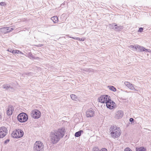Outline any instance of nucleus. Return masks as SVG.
Listing matches in <instances>:
<instances>
[{
	"label": "nucleus",
	"instance_id": "obj_1",
	"mask_svg": "<svg viewBox=\"0 0 151 151\" xmlns=\"http://www.w3.org/2000/svg\"><path fill=\"white\" fill-rule=\"evenodd\" d=\"M65 129L62 128L52 132L50 135V141L53 144H56L64 136Z\"/></svg>",
	"mask_w": 151,
	"mask_h": 151
},
{
	"label": "nucleus",
	"instance_id": "obj_2",
	"mask_svg": "<svg viewBox=\"0 0 151 151\" xmlns=\"http://www.w3.org/2000/svg\"><path fill=\"white\" fill-rule=\"evenodd\" d=\"M111 136L114 138L118 137L120 135V129L119 128H117L116 126H111Z\"/></svg>",
	"mask_w": 151,
	"mask_h": 151
},
{
	"label": "nucleus",
	"instance_id": "obj_3",
	"mask_svg": "<svg viewBox=\"0 0 151 151\" xmlns=\"http://www.w3.org/2000/svg\"><path fill=\"white\" fill-rule=\"evenodd\" d=\"M44 146L43 143L40 141H37L34 145V151H43Z\"/></svg>",
	"mask_w": 151,
	"mask_h": 151
},
{
	"label": "nucleus",
	"instance_id": "obj_4",
	"mask_svg": "<svg viewBox=\"0 0 151 151\" xmlns=\"http://www.w3.org/2000/svg\"><path fill=\"white\" fill-rule=\"evenodd\" d=\"M18 120L21 122H26L28 119V116L24 113H20L17 116Z\"/></svg>",
	"mask_w": 151,
	"mask_h": 151
},
{
	"label": "nucleus",
	"instance_id": "obj_5",
	"mask_svg": "<svg viewBox=\"0 0 151 151\" xmlns=\"http://www.w3.org/2000/svg\"><path fill=\"white\" fill-rule=\"evenodd\" d=\"M98 101L103 103H106L109 101H111L110 97L107 95H103L99 97L98 99Z\"/></svg>",
	"mask_w": 151,
	"mask_h": 151
},
{
	"label": "nucleus",
	"instance_id": "obj_6",
	"mask_svg": "<svg viewBox=\"0 0 151 151\" xmlns=\"http://www.w3.org/2000/svg\"><path fill=\"white\" fill-rule=\"evenodd\" d=\"M31 115L33 118L37 119L40 116L41 113L38 110L36 109L32 111Z\"/></svg>",
	"mask_w": 151,
	"mask_h": 151
},
{
	"label": "nucleus",
	"instance_id": "obj_7",
	"mask_svg": "<svg viewBox=\"0 0 151 151\" xmlns=\"http://www.w3.org/2000/svg\"><path fill=\"white\" fill-rule=\"evenodd\" d=\"M7 133V130L6 127H3L0 128V138L4 137Z\"/></svg>",
	"mask_w": 151,
	"mask_h": 151
},
{
	"label": "nucleus",
	"instance_id": "obj_8",
	"mask_svg": "<svg viewBox=\"0 0 151 151\" xmlns=\"http://www.w3.org/2000/svg\"><path fill=\"white\" fill-rule=\"evenodd\" d=\"M131 47L132 48L135 49L136 50H137V49H138L141 52H142L144 51L149 52V51H148V49H145L144 47L141 46L139 45H136L133 46V45H132L131 46Z\"/></svg>",
	"mask_w": 151,
	"mask_h": 151
},
{
	"label": "nucleus",
	"instance_id": "obj_9",
	"mask_svg": "<svg viewBox=\"0 0 151 151\" xmlns=\"http://www.w3.org/2000/svg\"><path fill=\"white\" fill-rule=\"evenodd\" d=\"M95 111L93 109L91 108L88 109L86 112V116L87 117H91L94 115Z\"/></svg>",
	"mask_w": 151,
	"mask_h": 151
},
{
	"label": "nucleus",
	"instance_id": "obj_10",
	"mask_svg": "<svg viewBox=\"0 0 151 151\" xmlns=\"http://www.w3.org/2000/svg\"><path fill=\"white\" fill-rule=\"evenodd\" d=\"M106 106L107 108H109L111 109H112L113 108L114 104V103L111 100V101H109L107 102H106Z\"/></svg>",
	"mask_w": 151,
	"mask_h": 151
},
{
	"label": "nucleus",
	"instance_id": "obj_11",
	"mask_svg": "<svg viewBox=\"0 0 151 151\" xmlns=\"http://www.w3.org/2000/svg\"><path fill=\"white\" fill-rule=\"evenodd\" d=\"M114 26V24H110L109 26L110 27H111ZM114 27H115L114 28V29L116 31H120L122 30L123 28V26H118L116 24H115L114 25Z\"/></svg>",
	"mask_w": 151,
	"mask_h": 151
},
{
	"label": "nucleus",
	"instance_id": "obj_12",
	"mask_svg": "<svg viewBox=\"0 0 151 151\" xmlns=\"http://www.w3.org/2000/svg\"><path fill=\"white\" fill-rule=\"evenodd\" d=\"M123 115V111L122 110H119L116 112L115 117L116 118L119 119L122 117Z\"/></svg>",
	"mask_w": 151,
	"mask_h": 151
},
{
	"label": "nucleus",
	"instance_id": "obj_13",
	"mask_svg": "<svg viewBox=\"0 0 151 151\" xmlns=\"http://www.w3.org/2000/svg\"><path fill=\"white\" fill-rule=\"evenodd\" d=\"M3 88L10 91H13L14 90L13 88L8 84L3 85Z\"/></svg>",
	"mask_w": 151,
	"mask_h": 151
},
{
	"label": "nucleus",
	"instance_id": "obj_14",
	"mask_svg": "<svg viewBox=\"0 0 151 151\" xmlns=\"http://www.w3.org/2000/svg\"><path fill=\"white\" fill-rule=\"evenodd\" d=\"M19 131H18V129H16L15 131L13 132L11 134V136L13 138H18V134Z\"/></svg>",
	"mask_w": 151,
	"mask_h": 151
},
{
	"label": "nucleus",
	"instance_id": "obj_15",
	"mask_svg": "<svg viewBox=\"0 0 151 151\" xmlns=\"http://www.w3.org/2000/svg\"><path fill=\"white\" fill-rule=\"evenodd\" d=\"M14 109L13 106L9 107L7 111V114L9 116L11 115L13 113Z\"/></svg>",
	"mask_w": 151,
	"mask_h": 151
},
{
	"label": "nucleus",
	"instance_id": "obj_16",
	"mask_svg": "<svg viewBox=\"0 0 151 151\" xmlns=\"http://www.w3.org/2000/svg\"><path fill=\"white\" fill-rule=\"evenodd\" d=\"M27 56H28L30 59H37L39 58L38 57H35L34 56L32 53L31 52H29L27 53Z\"/></svg>",
	"mask_w": 151,
	"mask_h": 151
},
{
	"label": "nucleus",
	"instance_id": "obj_17",
	"mask_svg": "<svg viewBox=\"0 0 151 151\" xmlns=\"http://www.w3.org/2000/svg\"><path fill=\"white\" fill-rule=\"evenodd\" d=\"M6 27H4L0 28V34L2 33L4 34L7 33V32L6 31Z\"/></svg>",
	"mask_w": 151,
	"mask_h": 151
},
{
	"label": "nucleus",
	"instance_id": "obj_18",
	"mask_svg": "<svg viewBox=\"0 0 151 151\" xmlns=\"http://www.w3.org/2000/svg\"><path fill=\"white\" fill-rule=\"evenodd\" d=\"M18 131L19 132V134H18L19 138L22 137L24 135V132L22 130L20 129H18Z\"/></svg>",
	"mask_w": 151,
	"mask_h": 151
},
{
	"label": "nucleus",
	"instance_id": "obj_19",
	"mask_svg": "<svg viewBox=\"0 0 151 151\" xmlns=\"http://www.w3.org/2000/svg\"><path fill=\"white\" fill-rule=\"evenodd\" d=\"M51 19L54 23H56L58 22V18L57 16H54L51 17Z\"/></svg>",
	"mask_w": 151,
	"mask_h": 151
},
{
	"label": "nucleus",
	"instance_id": "obj_20",
	"mask_svg": "<svg viewBox=\"0 0 151 151\" xmlns=\"http://www.w3.org/2000/svg\"><path fill=\"white\" fill-rule=\"evenodd\" d=\"M83 132V131L81 130L78 132H77L75 133V136L76 137H80L81 134V133Z\"/></svg>",
	"mask_w": 151,
	"mask_h": 151
},
{
	"label": "nucleus",
	"instance_id": "obj_21",
	"mask_svg": "<svg viewBox=\"0 0 151 151\" xmlns=\"http://www.w3.org/2000/svg\"><path fill=\"white\" fill-rule=\"evenodd\" d=\"M66 36H67L68 37H69L70 38H72L77 40H79L80 41H83L84 40V38H80L79 37L75 38L69 36V35H66Z\"/></svg>",
	"mask_w": 151,
	"mask_h": 151
},
{
	"label": "nucleus",
	"instance_id": "obj_22",
	"mask_svg": "<svg viewBox=\"0 0 151 151\" xmlns=\"http://www.w3.org/2000/svg\"><path fill=\"white\" fill-rule=\"evenodd\" d=\"M136 151H146V149L142 147H137L136 148Z\"/></svg>",
	"mask_w": 151,
	"mask_h": 151
},
{
	"label": "nucleus",
	"instance_id": "obj_23",
	"mask_svg": "<svg viewBox=\"0 0 151 151\" xmlns=\"http://www.w3.org/2000/svg\"><path fill=\"white\" fill-rule=\"evenodd\" d=\"M6 28L7 33L12 31L14 29L13 27H6Z\"/></svg>",
	"mask_w": 151,
	"mask_h": 151
},
{
	"label": "nucleus",
	"instance_id": "obj_24",
	"mask_svg": "<svg viewBox=\"0 0 151 151\" xmlns=\"http://www.w3.org/2000/svg\"><path fill=\"white\" fill-rule=\"evenodd\" d=\"M108 88L109 89L113 91H116V89L114 86H108Z\"/></svg>",
	"mask_w": 151,
	"mask_h": 151
},
{
	"label": "nucleus",
	"instance_id": "obj_25",
	"mask_svg": "<svg viewBox=\"0 0 151 151\" xmlns=\"http://www.w3.org/2000/svg\"><path fill=\"white\" fill-rule=\"evenodd\" d=\"M129 86L128 88L132 90H134L135 91H137V90L135 89V88L133 86V85L131 83H130Z\"/></svg>",
	"mask_w": 151,
	"mask_h": 151
},
{
	"label": "nucleus",
	"instance_id": "obj_26",
	"mask_svg": "<svg viewBox=\"0 0 151 151\" xmlns=\"http://www.w3.org/2000/svg\"><path fill=\"white\" fill-rule=\"evenodd\" d=\"M71 98L72 100L76 101L77 99V96L74 94H72L70 95Z\"/></svg>",
	"mask_w": 151,
	"mask_h": 151
},
{
	"label": "nucleus",
	"instance_id": "obj_27",
	"mask_svg": "<svg viewBox=\"0 0 151 151\" xmlns=\"http://www.w3.org/2000/svg\"><path fill=\"white\" fill-rule=\"evenodd\" d=\"M130 83L129 82H125L124 83V84H125V85L127 86L128 87H129V84H130Z\"/></svg>",
	"mask_w": 151,
	"mask_h": 151
},
{
	"label": "nucleus",
	"instance_id": "obj_28",
	"mask_svg": "<svg viewBox=\"0 0 151 151\" xmlns=\"http://www.w3.org/2000/svg\"><path fill=\"white\" fill-rule=\"evenodd\" d=\"M124 151H132V150L129 147L126 148Z\"/></svg>",
	"mask_w": 151,
	"mask_h": 151
},
{
	"label": "nucleus",
	"instance_id": "obj_29",
	"mask_svg": "<svg viewBox=\"0 0 151 151\" xmlns=\"http://www.w3.org/2000/svg\"><path fill=\"white\" fill-rule=\"evenodd\" d=\"M93 151H100L98 147H95L93 148Z\"/></svg>",
	"mask_w": 151,
	"mask_h": 151
},
{
	"label": "nucleus",
	"instance_id": "obj_30",
	"mask_svg": "<svg viewBox=\"0 0 151 151\" xmlns=\"http://www.w3.org/2000/svg\"><path fill=\"white\" fill-rule=\"evenodd\" d=\"M143 28L140 27L139 28V29L138 30V32H141L143 31Z\"/></svg>",
	"mask_w": 151,
	"mask_h": 151
},
{
	"label": "nucleus",
	"instance_id": "obj_31",
	"mask_svg": "<svg viewBox=\"0 0 151 151\" xmlns=\"http://www.w3.org/2000/svg\"><path fill=\"white\" fill-rule=\"evenodd\" d=\"M5 3L4 2H1L0 3V5L2 6H4L5 5Z\"/></svg>",
	"mask_w": 151,
	"mask_h": 151
},
{
	"label": "nucleus",
	"instance_id": "obj_32",
	"mask_svg": "<svg viewBox=\"0 0 151 151\" xmlns=\"http://www.w3.org/2000/svg\"><path fill=\"white\" fill-rule=\"evenodd\" d=\"M17 50H13L12 51V53L14 54L17 53Z\"/></svg>",
	"mask_w": 151,
	"mask_h": 151
},
{
	"label": "nucleus",
	"instance_id": "obj_33",
	"mask_svg": "<svg viewBox=\"0 0 151 151\" xmlns=\"http://www.w3.org/2000/svg\"><path fill=\"white\" fill-rule=\"evenodd\" d=\"M9 141V139H6V140H5L4 142V143L6 144L7 142H8Z\"/></svg>",
	"mask_w": 151,
	"mask_h": 151
},
{
	"label": "nucleus",
	"instance_id": "obj_34",
	"mask_svg": "<svg viewBox=\"0 0 151 151\" xmlns=\"http://www.w3.org/2000/svg\"><path fill=\"white\" fill-rule=\"evenodd\" d=\"M7 51L9 52H12V50L11 49H9L7 50Z\"/></svg>",
	"mask_w": 151,
	"mask_h": 151
},
{
	"label": "nucleus",
	"instance_id": "obj_35",
	"mask_svg": "<svg viewBox=\"0 0 151 151\" xmlns=\"http://www.w3.org/2000/svg\"><path fill=\"white\" fill-rule=\"evenodd\" d=\"M129 121L130 122H133L134 121V119L133 118H130V119H129Z\"/></svg>",
	"mask_w": 151,
	"mask_h": 151
},
{
	"label": "nucleus",
	"instance_id": "obj_36",
	"mask_svg": "<svg viewBox=\"0 0 151 151\" xmlns=\"http://www.w3.org/2000/svg\"><path fill=\"white\" fill-rule=\"evenodd\" d=\"M17 53H21V52L19 50H17Z\"/></svg>",
	"mask_w": 151,
	"mask_h": 151
},
{
	"label": "nucleus",
	"instance_id": "obj_37",
	"mask_svg": "<svg viewBox=\"0 0 151 151\" xmlns=\"http://www.w3.org/2000/svg\"><path fill=\"white\" fill-rule=\"evenodd\" d=\"M2 118V115H1V114L0 112V119H1Z\"/></svg>",
	"mask_w": 151,
	"mask_h": 151
},
{
	"label": "nucleus",
	"instance_id": "obj_38",
	"mask_svg": "<svg viewBox=\"0 0 151 151\" xmlns=\"http://www.w3.org/2000/svg\"><path fill=\"white\" fill-rule=\"evenodd\" d=\"M39 45H40V47H41V46H43V45L42 44H39Z\"/></svg>",
	"mask_w": 151,
	"mask_h": 151
}]
</instances>
